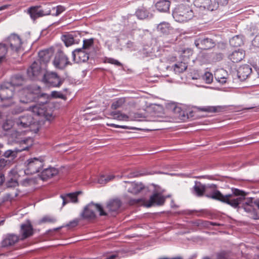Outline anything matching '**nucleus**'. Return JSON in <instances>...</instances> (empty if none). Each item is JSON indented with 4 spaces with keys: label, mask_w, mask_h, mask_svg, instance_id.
Wrapping results in <instances>:
<instances>
[{
    "label": "nucleus",
    "mask_w": 259,
    "mask_h": 259,
    "mask_svg": "<svg viewBox=\"0 0 259 259\" xmlns=\"http://www.w3.org/2000/svg\"><path fill=\"white\" fill-rule=\"evenodd\" d=\"M54 54V50L52 48L41 50L38 53L39 59L37 61L39 62L41 65H45L50 62Z\"/></svg>",
    "instance_id": "2eb2a0df"
},
{
    "label": "nucleus",
    "mask_w": 259,
    "mask_h": 259,
    "mask_svg": "<svg viewBox=\"0 0 259 259\" xmlns=\"http://www.w3.org/2000/svg\"><path fill=\"white\" fill-rule=\"evenodd\" d=\"M94 44V39L93 38H90V39H84L83 41V46L82 49L83 50H85L87 49H89L91 47H92Z\"/></svg>",
    "instance_id": "79ce46f5"
},
{
    "label": "nucleus",
    "mask_w": 259,
    "mask_h": 259,
    "mask_svg": "<svg viewBox=\"0 0 259 259\" xmlns=\"http://www.w3.org/2000/svg\"><path fill=\"white\" fill-rule=\"evenodd\" d=\"M210 224L212 226H220V224H217L216 223L211 222L210 223Z\"/></svg>",
    "instance_id": "338daca9"
},
{
    "label": "nucleus",
    "mask_w": 259,
    "mask_h": 259,
    "mask_svg": "<svg viewBox=\"0 0 259 259\" xmlns=\"http://www.w3.org/2000/svg\"><path fill=\"white\" fill-rule=\"evenodd\" d=\"M121 205V202L119 199H113L107 202L106 209L109 212L116 213Z\"/></svg>",
    "instance_id": "b1692460"
},
{
    "label": "nucleus",
    "mask_w": 259,
    "mask_h": 259,
    "mask_svg": "<svg viewBox=\"0 0 259 259\" xmlns=\"http://www.w3.org/2000/svg\"><path fill=\"white\" fill-rule=\"evenodd\" d=\"M18 241V237L16 235H9L6 236L2 241L1 245L3 247H6L14 245Z\"/></svg>",
    "instance_id": "c85d7f7f"
},
{
    "label": "nucleus",
    "mask_w": 259,
    "mask_h": 259,
    "mask_svg": "<svg viewBox=\"0 0 259 259\" xmlns=\"http://www.w3.org/2000/svg\"><path fill=\"white\" fill-rule=\"evenodd\" d=\"M53 64L56 69L63 70L67 66L71 65V63L65 53L61 50H59L55 55Z\"/></svg>",
    "instance_id": "1a4fd4ad"
},
{
    "label": "nucleus",
    "mask_w": 259,
    "mask_h": 259,
    "mask_svg": "<svg viewBox=\"0 0 259 259\" xmlns=\"http://www.w3.org/2000/svg\"><path fill=\"white\" fill-rule=\"evenodd\" d=\"M203 79L207 83H210L213 80V75L211 73L209 72H206L203 75H202Z\"/></svg>",
    "instance_id": "a18cd8bd"
},
{
    "label": "nucleus",
    "mask_w": 259,
    "mask_h": 259,
    "mask_svg": "<svg viewBox=\"0 0 259 259\" xmlns=\"http://www.w3.org/2000/svg\"><path fill=\"white\" fill-rule=\"evenodd\" d=\"M165 198L160 193H155L152 195L149 200H146L143 199H135L133 200V204H138L142 203L147 207H150L154 205L161 206L165 202Z\"/></svg>",
    "instance_id": "423d86ee"
},
{
    "label": "nucleus",
    "mask_w": 259,
    "mask_h": 259,
    "mask_svg": "<svg viewBox=\"0 0 259 259\" xmlns=\"http://www.w3.org/2000/svg\"><path fill=\"white\" fill-rule=\"evenodd\" d=\"M51 97L54 98H60L63 100H66V97L60 92L53 91L51 93Z\"/></svg>",
    "instance_id": "de8ad7c7"
},
{
    "label": "nucleus",
    "mask_w": 259,
    "mask_h": 259,
    "mask_svg": "<svg viewBox=\"0 0 259 259\" xmlns=\"http://www.w3.org/2000/svg\"><path fill=\"white\" fill-rule=\"evenodd\" d=\"M96 211H99L101 216L107 214L101 205L92 202L84 208L82 213V217L87 220L94 219L96 218Z\"/></svg>",
    "instance_id": "39448f33"
},
{
    "label": "nucleus",
    "mask_w": 259,
    "mask_h": 259,
    "mask_svg": "<svg viewBox=\"0 0 259 259\" xmlns=\"http://www.w3.org/2000/svg\"><path fill=\"white\" fill-rule=\"evenodd\" d=\"M105 179V176H101L98 179V183L101 184L107 183V181Z\"/></svg>",
    "instance_id": "6e6d98bb"
},
{
    "label": "nucleus",
    "mask_w": 259,
    "mask_h": 259,
    "mask_svg": "<svg viewBox=\"0 0 259 259\" xmlns=\"http://www.w3.org/2000/svg\"><path fill=\"white\" fill-rule=\"evenodd\" d=\"M59 172L58 170L54 167H49L45 169L41 173V178L42 180L46 181L56 176Z\"/></svg>",
    "instance_id": "cd10ccee"
},
{
    "label": "nucleus",
    "mask_w": 259,
    "mask_h": 259,
    "mask_svg": "<svg viewBox=\"0 0 259 259\" xmlns=\"http://www.w3.org/2000/svg\"><path fill=\"white\" fill-rule=\"evenodd\" d=\"M20 233L22 240L26 239L33 235L34 233L33 229L29 222L21 225Z\"/></svg>",
    "instance_id": "412c9836"
},
{
    "label": "nucleus",
    "mask_w": 259,
    "mask_h": 259,
    "mask_svg": "<svg viewBox=\"0 0 259 259\" xmlns=\"http://www.w3.org/2000/svg\"><path fill=\"white\" fill-rule=\"evenodd\" d=\"M253 199L252 198H247L245 199V201L244 202V203L243 204V205H253V204H254V202H253Z\"/></svg>",
    "instance_id": "5fc2aeb1"
},
{
    "label": "nucleus",
    "mask_w": 259,
    "mask_h": 259,
    "mask_svg": "<svg viewBox=\"0 0 259 259\" xmlns=\"http://www.w3.org/2000/svg\"><path fill=\"white\" fill-rule=\"evenodd\" d=\"M107 125L112 127H115V128H121L123 129L128 128L127 126L126 125H119L115 124L114 123H107Z\"/></svg>",
    "instance_id": "603ef678"
},
{
    "label": "nucleus",
    "mask_w": 259,
    "mask_h": 259,
    "mask_svg": "<svg viewBox=\"0 0 259 259\" xmlns=\"http://www.w3.org/2000/svg\"><path fill=\"white\" fill-rule=\"evenodd\" d=\"M157 31L161 35L166 36L171 34L174 32V28L170 24L166 22L160 23L157 26Z\"/></svg>",
    "instance_id": "6ab92c4d"
},
{
    "label": "nucleus",
    "mask_w": 259,
    "mask_h": 259,
    "mask_svg": "<svg viewBox=\"0 0 259 259\" xmlns=\"http://www.w3.org/2000/svg\"><path fill=\"white\" fill-rule=\"evenodd\" d=\"M14 95L13 91L11 89H6L2 90L0 93L1 102H3L2 106L3 107H9L12 105V97Z\"/></svg>",
    "instance_id": "ddd939ff"
},
{
    "label": "nucleus",
    "mask_w": 259,
    "mask_h": 259,
    "mask_svg": "<svg viewBox=\"0 0 259 259\" xmlns=\"http://www.w3.org/2000/svg\"><path fill=\"white\" fill-rule=\"evenodd\" d=\"M27 13L33 21L37 19L51 14V5H47L42 7L40 5L31 6L27 9Z\"/></svg>",
    "instance_id": "20e7f679"
},
{
    "label": "nucleus",
    "mask_w": 259,
    "mask_h": 259,
    "mask_svg": "<svg viewBox=\"0 0 259 259\" xmlns=\"http://www.w3.org/2000/svg\"><path fill=\"white\" fill-rule=\"evenodd\" d=\"M66 10L65 8L62 6L59 5L56 7H53L51 8V12L53 11L52 14L53 16H58Z\"/></svg>",
    "instance_id": "a19ab883"
},
{
    "label": "nucleus",
    "mask_w": 259,
    "mask_h": 259,
    "mask_svg": "<svg viewBox=\"0 0 259 259\" xmlns=\"http://www.w3.org/2000/svg\"><path fill=\"white\" fill-rule=\"evenodd\" d=\"M5 181V177L3 174H0V185H2Z\"/></svg>",
    "instance_id": "680f3d73"
},
{
    "label": "nucleus",
    "mask_w": 259,
    "mask_h": 259,
    "mask_svg": "<svg viewBox=\"0 0 259 259\" xmlns=\"http://www.w3.org/2000/svg\"><path fill=\"white\" fill-rule=\"evenodd\" d=\"M44 162L42 157L29 158L26 162L25 173L26 175H33L39 172L44 166Z\"/></svg>",
    "instance_id": "0eeeda50"
},
{
    "label": "nucleus",
    "mask_w": 259,
    "mask_h": 259,
    "mask_svg": "<svg viewBox=\"0 0 259 259\" xmlns=\"http://www.w3.org/2000/svg\"><path fill=\"white\" fill-rule=\"evenodd\" d=\"M18 185V182L14 180L12 181V182L9 181L8 183V187H15Z\"/></svg>",
    "instance_id": "13d9d810"
},
{
    "label": "nucleus",
    "mask_w": 259,
    "mask_h": 259,
    "mask_svg": "<svg viewBox=\"0 0 259 259\" xmlns=\"http://www.w3.org/2000/svg\"><path fill=\"white\" fill-rule=\"evenodd\" d=\"M124 103V100L123 99H118L117 100L114 101L111 105L112 109H117L122 106Z\"/></svg>",
    "instance_id": "c03bdc74"
},
{
    "label": "nucleus",
    "mask_w": 259,
    "mask_h": 259,
    "mask_svg": "<svg viewBox=\"0 0 259 259\" xmlns=\"http://www.w3.org/2000/svg\"><path fill=\"white\" fill-rule=\"evenodd\" d=\"M130 185L128 191L134 194H138L144 188V186L141 183L132 182Z\"/></svg>",
    "instance_id": "2f4dec72"
},
{
    "label": "nucleus",
    "mask_w": 259,
    "mask_h": 259,
    "mask_svg": "<svg viewBox=\"0 0 259 259\" xmlns=\"http://www.w3.org/2000/svg\"><path fill=\"white\" fill-rule=\"evenodd\" d=\"M194 5L202 14L217 10L218 4L212 0H194Z\"/></svg>",
    "instance_id": "6e6552de"
},
{
    "label": "nucleus",
    "mask_w": 259,
    "mask_h": 259,
    "mask_svg": "<svg viewBox=\"0 0 259 259\" xmlns=\"http://www.w3.org/2000/svg\"><path fill=\"white\" fill-rule=\"evenodd\" d=\"M188 62L181 61L174 65V70L176 73H181L185 71L187 68Z\"/></svg>",
    "instance_id": "72a5a7b5"
},
{
    "label": "nucleus",
    "mask_w": 259,
    "mask_h": 259,
    "mask_svg": "<svg viewBox=\"0 0 259 259\" xmlns=\"http://www.w3.org/2000/svg\"><path fill=\"white\" fill-rule=\"evenodd\" d=\"M169 259H183V257L179 256L169 258Z\"/></svg>",
    "instance_id": "0e129e2a"
},
{
    "label": "nucleus",
    "mask_w": 259,
    "mask_h": 259,
    "mask_svg": "<svg viewBox=\"0 0 259 259\" xmlns=\"http://www.w3.org/2000/svg\"><path fill=\"white\" fill-rule=\"evenodd\" d=\"M18 111H15V113H18L21 112L23 110V109H22L21 108H18Z\"/></svg>",
    "instance_id": "69168bd1"
},
{
    "label": "nucleus",
    "mask_w": 259,
    "mask_h": 259,
    "mask_svg": "<svg viewBox=\"0 0 259 259\" xmlns=\"http://www.w3.org/2000/svg\"><path fill=\"white\" fill-rule=\"evenodd\" d=\"M8 45L12 50L18 52L20 49L22 41L18 35L16 34L10 35L8 38Z\"/></svg>",
    "instance_id": "aec40b11"
},
{
    "label": "nucleus",
    "mask_w": 259,
    "mask_h": 259,
    "mask_svg": "<svg viewBox=\"0 0 259 259\" xmlns=\"http://www.w3.org/2000/svg\"><path fill=\"white\" fill-rule=\"evenodd\" d=\"M31 111L34 114L44 116L48 121H52L55 118L53 114L54 106L50 103H46L32 106Z\"/></svg>",
    "instance_id": "7ed1b4c3"
},
{
    "label": "nucleus",
    "mask_w": 259,
    "mask_h": 259,
    "mask_svg": "<svg viewBox=\"0 0 259 259\" xmlns=\"http://www.w3.org/2000/svg\"><path fill=\"white\" fill-rule=\"evenodd\" d=\"M197 109L199 111L207 113H220L225 110L226 107L224 106H206L204 107H199L197 108Z\"/></svg>",
    "instance_id": "4be33fe9"
},
{
    "label": "nucleus",
    "mask_w": 259,
    "mask_h": 259,
    "mask_svg": "<svg viewBox=\"0 0 259 259\" xmlns=\"http://www.w3.org/2000/svg\"><path fill=\"white\" fill-rule=\"evenodd\" d=\"M56 219L50 215H46L40 221L41 223H51L53 224L56 222Z\"/></svg>",
    "instance_id": "37998d69"
},
{
    "label": "nucleus",
    "mask_w": 259,
    "mask_h": 259,
    "mask_svg": "<svg viewBox=\"0 0 259 259\" xmlns=\"http://www.w3.org/2000/svg\"><path fill=\"white\" fill-rule=\"evenodd\" d=\"M216 259H235L231 252L222 251L216 254Z\"/></svg>",
    "instance_id": "e433bc0d"
},
{
    "label": "nucleus",
    "mask_w": 259,
    "mask_h": 259,
    "mask_svg": "<svg viewBox=\"0 0 259 259\" xmlns=\"http://www.w3.org/2000/svg\"><path fill=\"white\" fill-rule=\"evenodd\" d=\"M206 191L205 185L200 182H195L194 186L192 189V193L198 197H202Z\"/></svg>",
    "instance_id": "bb28decb"
},
{
    "label": "nucleus",
    "mask_w": 259,
    "mask_h": 259,
    "mask_svg": "<svg viewBox=\"0 0 259 259\" xmlns=\"http://www.w3.org/2000/svg\"><path fill=\"white\" fill-rule=\"evenodd\" d=\"M254 204H255L259 209V199L254 201Z\"/></svg>",
    "instance_id": "e2e57ef3"
},
{
    "label": "nucleus",
    "mask_w": 259,
    "mask_h": 259,
    "mask_svg": "<svg viewBox=\"0 0 259 259\" xmlns=\"http://www.w3.org/2000/svg\"><path fill=\"white\" fill-rule=\"evenodd\" d=\"M214 77L216 80L224 84L227 82L228 74V72L223 69H217L214 72Z\"/></svg>",
    "instance_id": "a878e982"
},
{
    "label": "nucleus",
    "mask_w": 259,
    "mask_h": 259,
    "mask_svg": "<svg viewBox=\"0 0 259 259\" xmlns=\"http://www.w3.org/2000/svg\"><path fill=\"white\" fill-rule=\"evenodd\" d=\"M115 176L113 175H109L105 176V179L107 181V183L108 182L113 180L115 178Z\"/></svg>",
    "instance_id": "4d7b16f0"
},
{
    "label": "nucleus",
    "mask_w": 259,
    "mask_h": 259,
    "mask_svg": "<svg viewBox=\"0 0 259 259\" xmlns=\"http://www.w3.org/2000/svg\"><path fill=\"white\" fill-rule=\"evenodd\" d=\"M172 15L177 21L186 22L194 17V13L189 4H181L175 8Z\"/></svg>",
    "instance_id": "f03ea898"
},
{
    "label": "nucleus",
    "mask_w": 259,
    "mask_h": 259,
    "mask_svg": "<svg viewBox=\"0 0 259 259\" xmlns=\"http://www.w3.org/2000/svg\"><path fill=\"white\" fill-rule=\"evenodd\" d=\"M245 51L242 49L234 51L229 56V58L234 63H238L245 57Z\"/></svg>",
    "instance_id": "393cba45"
},
{
    "label": "nucleus",
    "mask_w": 259,
    "mask_h": 259,
    "mask_svg": "<svg viewBox=\"0 0 259 259\" xmlns=\"http://www.w3.org/2000/svg\"><path fill=\"white\" fill-rule=\"evenodd\" d=\"M81 192L77 191L75 193H68L66 194L65 196H62V198L63 199V204L64 205L66 204L69 201H70L72 202H77V196L78 194H80Z\"/></svg>",
    "instance_id": "7c9ffc66"
},
{
    "label": "nucleus",
    "mask_w": 259,
    "mask_h": 259,
    "mask_svg": "<svg viewBox=\"0 0 259 259\" xmlns=\"http://www.w3.org/2000/svg\"><path fill=\"white\" fill-rule=\"evenodd\" d=\"M232 194L224 195L220 191L214 190L210 194H206L205 196L227 203L234 208H237L240 202L245 199L247 193L236 188L232 189Z\"/></svg>",
    "instance_id": "f257e3e1"
},
{
    "label": "nucleus",
    "mask_w": 259,
    "mask_h": 259,
    "mask_svg": "<svg viewBox=\"0 0 259 259\" xmlns=\"http://www.w3.org/2000/svg\"><path fill=\"white\" fill-rule=\"evenodd\" d=\"M192 79H198L200 78L202 75L197 70H194L191 72L190 75Z\"/></svg>",
    "instance_id": "09e8293b"
},
{
    "label": "nucleus",
    "mask_w": 259,
    "mask_h": 259,
    "mask_svg": "<svg viewBox=\"0 0 259 259\" xmlns=\"http://www.w3.org/2000/svg\"><path fill=\"white\" fill-rule=\"evenodd\" d=\"M230 44L234 47H237L243 44V41L241 37L239 35H236L230 40Z\"/></svg>",
    "instance_id": "58836bf2"
},
{
    "label": "nucleus",
    "mask_w": 259,
    "mask_h": 259,
    "mask_svg": "<svg viewBox=\"0 0 259 259\" xmlns=\"http://www.w3.org/2000/svg\"><path fill=\"white\" fill-rule=\"evenodd\" d=\"M42 81L49 87H59L63 83L64 80L56 72H46L44 75Z\"/></svg>",
    "instance_id": "9b49d317"
},
{
    "label": "nucleus",
    "mask_w": 259,
    "mask_h": 259,
    "mask_svg": "<svg viewBox=\"0 0 259 259\" xmlns=\"http://www.w3.org/2000/svg\"><path fill=\"white\" fill-rule=\"evenodd\" d=\"M104 62L111 64H114L117 66H122V64L120 62L112 58H105Z\"/></svg>",
    "instance_id": "49530a36"
},
{
    "label": "nucleus",
    "mask_w": 259,
    "mask_h": 259,
    "mask_svg": "<svg viewBox=\"0 0 259 259\" xmlns=\"http://www.w3.org/2000/svg\"><path fill=\"white\" fill-rule=\"evenodd\" d=\"M42 65L39 62L34 61L27 69V74L31 79H35L42 71Z\"/></svg>",
    "instance_id": "dca6fc26"
},
{
    "label": "nucleus",
    "mask_w": 259,
    "mask_h": 259,
    "mask_svg": "<svg viewBox=\"0 0 259 259\" xmlns=\"http://www.w3.org/2000/svg\"><path fill=\"white\" fill-rule=\"evenodd\" d=\"M158 259H169V258H168V257H161V258H159Z\"/></svg>",
    "instance_id": "774afa93"
},
{
    "label": "nucleus",
    "mask_w": 259,
    "mask_h": 259,
    "mask_svg": "<svg viewBox=\"0 0 259 259\" xmlns=\"http://www.w3.org/2000/svg\"><path fill=\"white\" fill-rule=\"evenodd\" d=\"M252 45L256 47H259V33L255 36L252 40Z\"/></svg>",
    "instance_id": "3c124183"
},
{
    "label": "nucleus",
    "mask_w": 259,
    "mask_h": 259,
    "mask_svg": "<svg viewBox=\"0 0 259 259\" xmlns=\"http://www.w3.org/2000/svg\"><path fill=\"white\" fill-rule=\"evenodd\" d=\"M193 54V51L191 49L187 48L182 51L181 57L183 61L188 62Z\"/></svg>",
    "instance_id": "c9c22d12"
},
{
    "label": "nucleus",
    "mask_w": 259,
    "mask_h": 259,
    "mask_svg": "<svg viewBox=\"0 0 259 259\" xmlns=\"http://www.w3.org/2000/svg\"><path fill=\"white\" fill-rule=\"evenodd\" d=\"M251 71L252 69L249 65H242L238 70V76L240 80H244L251 74Z\"/></svg>",
    "instance_id": "5701e85b"
},
{
    "label": "nucleus",
    "mask_w": 259,
    "mask_h": 259,
    "mask_svg": "<svg viewBox=\"0 0 259 259\" xmlns=\"http://www.w3.org/2000/svg\"><path fill=\"white\" fill-rule=\"evenodd\" d=\"M62 40L67 47L71 46L75 44H77L72 34H67L63 35Z\"/></svg>",
    "instance_id": "473e14b6"
},
{
    "label": "nucleus",
    "mask_w": 259,
    "mask_h": 259,
    "mask_svg": "<svg viewBox=\"0 0 259 259\" xmlns=\"http://www.w3.org/2000/svg\"><path fill=\"white\" fill-rule=\"evenodd\" d=\"M20 94L22 95H25V98L21 97L20 100L21 102L24 103H27L33 101L36 97L35 95H36L37 97H42L46 95V94H41L40 88L37 85L33 86L32 91L29 89H25L21 91Z\"/></svg>",
    "instance_id": "9d476101"
},
{
    "label": "nucleus",
    "mask_w": 259,
    "mask_h": 259,
    "mask_svg": "<svg viewBox=\"0 0 259 259\" xmlns=\"http://www.w3.org/2000/svg\"><path fill=\"white\" fill-rule=\"evenodd\" d=\"M73 60L76 63L87 62L89 59V54L82 49H75L72 53Z\"/></svg>",
    "instance_id": "f3484780"
},
{
    "label": "nucleus",
    "mask_w": 259,
    "mask_h": 259,
    "mask_svg": "<svg viewBox=\"0 0 259 259\" xmlns=\"http://www.w3.org/2000/svg\"><path fill=\"white\" fill-rule=\"evenodd\" d=\"M32 144V140L30 138L22 141L20 145V148H16L14 150H8L4 153V156L7 158H15L19 152L28 150Z\"/></svg>",
    "instance_id": "f8f14e48"
},
{
    "label": "nucleus",
    "mask_w": 259,
    "mask_h": 259,
    "mask_svg": "<svg viewBox=\"0 0 259 259\" xmlns=\"http://www.w3.org/2000/svg\"><path fill=\"white\" fill-rule=\"evenodd\" d=\"M33 122V118L31 115H24L15 119L14 124L19 128L29 127Z\"/></svg>",
    "instance_id": "a211bd4d"
},
{
    "label": "nucleus",
    "mask_w": 259,
    "mask_h": 259,
    "mask_svg": "<svg viewBox=\"0 0 259 259\" xmlns=\"http://www.w3.org/2000/svg\"><path fill=\"white\" fill-rule=\"evenodd\" d=\"M113 119L122 120V121H127L128 120L129 117L127 115L122 113L119 111L112 112L111 114Z\"/></svg>",
    "instance_id": "4c0bfd02"
},
{
    "label": "nucleus",
    "mask_w": 259,
    "mask_h": 259,
    "mask_svg": "<svg viewBox=\"0 0 259 259\" xmlns=\"http://www.w3.org/2000/svg\"><path fill=\"white\" fill-rule=\"evenodd\" d=\"M229 0H217L215 1V3L218 4L217 9L219 6H226L229 2Z\"/></svg>",
    "instance_id": "8fccbe9b"
},
{
    "label": "nucleus",
    "mask_w": 259,
    "mask_h": 259,
    "mask_svg": "<svg viewBox=\"0 0 259 259\" xmlns=\"http://www.w3.org/2000/svg\"><path fill=\"white\" fill-rule=\"evenodd\" d=\"M244 209L245 211L250 212L252 215L251 217H252L254 219H259V215H258L255 213V210L253 208V205H243Z\"/></svg>",
    "instance_id": "ea45409f"
},
{
    "label": "nucleus",
    "mask_w": 259,
    "mask_h": 259,
    "mask_svg": "<svg viewBox=\"0 0 259 259\" xmlns=\"http://www.w3.org/2000/svg\"><path fill=\"white\" fill-rule=\"evenodd\" d=\"M78 222L79 221L77 219L74 220L73 221L70 222L67 225V226L75 227L78 225Z\"/></svg>",
    "instance_id": "864d4df0"
},
{
    "label": "nucleus",
    "mask_w": 259,
    "mask_h": 259,
    "mask_svg": "<svg viewBox=\"0 0 259 259\" xmlns=\"http://www.w3.org/2000/svg\"><path fill=\"white\" fill-rule=\"evenodd\" d=\"M140 175H139L138 172H132L130 174V176L129 177L130 178H134V177H139Z\"/></svg>",
    "instance_id": "052dcab7"
},
{
    "label": "nucleus",
    "mask_w": 259,
    "mask_h": 259,
    "mask_svg": "<svg viewBox=\"0 0 259 259\" xmlns=\"http://www.w3.org/2000/svg\"><path fill=\"white\" fill-rule=\"evenodd\" d=\"M196 47L201 50H209L215 46V42L209 38L199 37L195 40Z\"/></svg>",
    "instance_id": "4468645a"
},
{
    "label": "nucleus",
    "mask_w": 259,
    "mask_h": 259,
    "mask_svg": "<svg viewBox=\"0 0 259 259\" xmlns=\"http://www.w3.org/2000/svg\"><path fill=\"white\" fill-rule=\"evenodd\" d=\"M8 161L4 159H0V167H4L7 164Z\"/></svg>",
    "instance_id": "bf43d9fd"
},
{
    "label": "nucleus",
    "mask_w": 259,
    "mask_h": 259,
    "mask_svg": "<svg viewBox=\"0 0 259 259\" xmlns=\"http://www.w3.org/2000/svg\"><path fill=\"white\" fill-rule=\"evenodd\" d=\"M135 14L138 19H144L148 17L149 13L145 8L142 7L136 11Z\"/></svg>",
    "instance_id": "f704fd0d"
},
{
    "label": "nucleus",
    "mask_w": 259,
    "mask_h": 259,
    "mask_svg": "<svg viewBox=\"0 0 259 259\" xmlns=\"http://www.w3.org/2000/svg\"><path fill=\"white\" fill-rule=\"evenodd\" d=\"M170 2L167 0L160 1L156 3L155 7L160 12H166L169 9Z\"/></svg>",
    "instance_id": "c756f323"
}]
</instances>
